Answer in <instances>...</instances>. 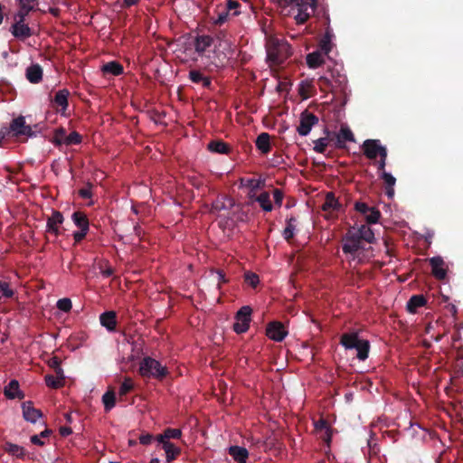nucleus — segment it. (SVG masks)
Segmentation results:
<instances>
[{"label":"nucleus","instance_id":"obj_39","mask_svg":"<svg viewBox=\"0 0 463 463\" xmlns=\"http://www.w3.org/2000/svg\"><path fill=\"white\" fill-rule=\"evenodd\" d=\"M333 81L331 78H328L326 76H321L317 80V86L323 92H331L333 93Z\"/></svg>","mask_w":463,"mask_h":463},{"label":"nucleus","instance_id":"obj_9","mask_svg":"<svg viewBox=\"0 0 463 463\" xmlns=\"http://www.w3.org/2000/svg\"><path fill=\"white\" fill-rule=\"evenodd\" d=\"M318 123V118L307 110L300 114L299 125L297 131L300 136H307L311 131L313 126Z\"/></svg>","mask_w":463,"mask_h":463},{"label":"nucleus","instance_id":"obj_1","mask_svg":"<svg viewBox=\"0 0 463 463\" xmlns=\"http://www.w3.org/2000/svg\"><path fill=\"white\" fill-rule=\"evenodd\" d=\"M280 7L293 5L298 14L295 20L298 24H304L311 16L315 15L317 8V0H275Z\"/></svg>","mask_w":463,"mask_h":463},{"label":"nucleus","instance_id":"obj_15","mask_svg":"<svg viewBox=\"0 0 463 463\" xmlns=\"http://www.w3.org/2000/svg\"><path fill=\"white\" fill-rule=\"evenodd\" d=\"M431 266L432 275L439 280H443L447 276V269L444 268L445 262L439 256L432 257L429 260Z\"/></svg>","mask_w":463,"mask_h":463},{"label":"nucleus","instance_id":"obj_54","mask_svg":"<svg viewBox=\"0 0 463 463\" xmlns=\"http://www.w3.org/2000/svg\"><path fill=\"white\" fill-rule=\"evenodd\" d=\"M204 75L197 70H191L189 71V80L196 84H200L204 80Z\"/></svg>","mask_w":463,"mask_h":463},{"label":"nucleus","instance_id":"obj_41","mask_svg":"<svg viewBox=\"0 0 463 463\" xmlns=\"http://www.w3.org/2000/svg\"><path fill=\"white\" fill-rule=\"evenodd\" d=\"M44 380L46 385L52 389H59L64 385V382L52 374L45 375Z\"/></svg>","mask_w":463,"mask_h":463},{"label":"nucleus","instance_id":"obj_5","mask_svg":"<svg viewBox=\"0 0 463 463\" xmlns=\"http://www.w3.org/2000/svg\"><path fill=\"white\" fill-rule=\"evenodd\" d=\"M364 155L370 160L379 157H387V148L381 144L379 139H366L362 145Z\"/></svg>","mask_w":463,"mask_h":463},{"label":"nucleus","instance_id":"obj_42","mask_svg":"<svg viewBox=\"0 0 463 463\" xmlns=\"http://www.w3.org/2000/svg\"><path fill=\"white\" fill-rule=\"evenodd\" d=\"M241 184L251 191L260 189L264 185V182L260 179H241Z\"/></svg>","mask_w":463,"mask_h":463},{"label":"nucleus","instance_id":"obj_36","mask_svg":"<svg viewBox=\"0 0 463 463\" xmlns=\"http://www.w3.org/2000/svg\"><path fill=\"white\" fill-rule=\"evenodd\" d=\"M296 222L297 219L295 217H290L287 221V226L283 231V237L287 241H289L294 237Z\"/></svg>","mask_w":463,"mask_h":463},{"label":"nucleus","instance_id":"obj_50","mask_svg":"<svg viewBox=\"0 0 463 463\" xmlns=\"http://www.w3.org/2000/svg\"><path fill=\"white\" fill-rule=\"evenodd\" d=\"M134 384L130 378H126L119 388V395L123 396L133 390Z\"/></svg>","mask_w":463,"mask_h":463},{"label":"nucleus","instance_id":"obj_13","mask_svg":"<svg viewBox=\"0 0 463 463\" xmlns=\"http://www.w3.org/2000/svg\"><path fill=\"white\" fill-rule=\"evenodd\" d=\"M331 80L333 81V94L346 96L348 80L345 74L337 72L335 74L331 73Z\"/></svg>","mask_w":463,"mask_h":463},{"label":"nucleus","instance_id":"obj_18","mask_svg":"<svg viewBox=\"0 0 463 463\" xmlns=\"http://www.w3.org/2000/svg\"><path fill=\"white\" fill-rule=\"evenodd\" d=\"M353 232H354L355 235L364 242V243H372L374 241V234L372 229L367 225H361L359 228H351Z\"/></svg>","mask_w":463,"mask_h":463},{"label":"nucleus","instance_id":"obj_11","mask_svg":"<svg viewBox=\"0 0 463 463\" xmlns=\"http://www.w3.org/2000/svg\"><path fill=\"white\" fill-rule=\"evenodd\" d=\"M333 136L331 140H335L337 148H345V142H355L354 136L348 127H341L338 133H331Z\"/></svg>","mask_w":463,"mask_h":463},{"label":"nucleus","instance_id":"obj_23","mask_svg":"<svg viewBox=\"0 0 463 463\" xmlns=\"http://www.w3.org/2000/svg\"><path fill=\"white\" fill-rule=\"evenodd\" d=\"M342 204L335 198L333 192H329L326 195L325 202L322 205L324 212H338L340 211Z\"/></svg>","mask_w":463,"mask_h":463},{"label":"nucleus","instance_id":"obj_19","mask_svg":"<svg viewBox=\"0 0 463 463\" xmlns=\"http://www.w3.org/2000/svg\"><path fill=\"white\" fill-rule=\"evenodd\" d=\"M4 393L8 399L24 398V393L19 389V383L17 380H11L7 386L5 387Z\"/></svg>","mask_w":463,"mask_h":463},{"label":"nucleus","instance_id":"obj_58","mask_svg":"<svg viewBox=\"0 0 463 463\" xmlns=\"http://www.w3.org/2000/svg\"><path fill=\"white\" fill-rule=\"evenodd\" d=\"M315 429L317 432L331 429L328 422L325 419H319L315 422Z\"/></svg>","mask_w":463,"mask_h":463},{"label":"nucleus","instance_id":"obj_56","mask_svg":"<svg viewBox=\"0 0 463 463\" xmlns=\"http://www.w3.org/2000/svg\"><path fill=\"white\" fill-rule=\"evenodd\" d=\"M381 178L383 180L385 186H394L395 185L396 179L390 173L383 172L381 174Z\"/></svg>","mask_w":463,"mask_h":463},{"label":"nucleus","instance_id":"obj_28","mask_svg":"<svg viewBox=\"0 0 463 463\" xmlns=\"http://www.w3.org/2000/svg\"><path fill=\"white\" fill-rule=\"evenodd\" d=\"M360 340L357 333H345L341 335L340 344L345 349H354Z\"/></svg>","mask_w":463,"mask_h":463},{"label":"nucleus","instance_id":"obj_10","mask_svg":"<svg viewBox=\"0 0 463 463\" xmlns=\"http://www.w3.org/2000/svg\"><path fill=\"white\" fill-rule=\"evenodd\" d=\"M266 335L273 341L281 342L287 336L288 332L281 322L273 321L268 324Z\"/></svg>","mask_w":463,"mask_h":463},{"label":"nucleus","instance_id":"obj_30","mask_svg":"<svg viewBox=\"0 0 463 463\" xmlns=\"http://www.w3.org/2000/svg\"><path fill=\"white\" fill-rule=\"evenodd\" d=\"M70 92L67 89L60 90L54 96V103L57 107H61V111L63 113L68 108V97Z\"/></svg>","mask_w":463,"mask_h":463},{"label":"nucleus","instance_id":"obj_59","mask_svg":"<svg viewBox=\"0 0 463 463\" xmlns=\"http://www.w3.org/2000/svg\"><path fill=\"white\" fill-rule=\"evenodd\" d=\"M284 194L281 190L279 189H274L273 191V198L275 204L278 206H281L282 201H283Z\"/></svg>","mask_w":463,"mask_h":463},{"label":"nucleus","instance_id":"obj_33","mask_svg":"<svg viewBox=\"0 0 463 463\" xmlns=\"http://www.w3.org/2000/svg\"><path fill=\"white\" fill-rule=\"evenodd\" d=\"M307 63L309 68L316 69L324 63L320 51H316L307 55Z\"/></svg>","mask_w":463,"mask_h":463},{"label":"nucleus","instance_id":"obj_38","mask_svg":"<svg viewBox=\"0 0 463 463\" xmlns=\"http://www.w3.org/2000/svg\"><path fill=\"white\" fill-rule=\"evenodd\" d=\"M67 137V131L63 128H59L54 131L52 143L55 146L65 145V138Z\"/></svg>","mask_w":463,"mask_h":463},{"label":"nucleus","instance_id":"obj_7","mask_svg":"<svg viewBox=\"0 0 463 463\" xmlns=\"http://www.w3.org/2000/svg\"><path fill=\"white\" fill-rule=\"evenodd\" d=\"M9 129L12 136L15 137L35 136V132L30 125L25 123V118L23 116L14 118L10 123Z\"/></svg>","mask_w":463,"mask_h":463},{"label":"nucleus","instance_id":"obj_37","mask_svg":"<svg viewBox=\"0 0 463 463\" xmlns=\"http://www.w3.org/2000/svg\"><path fill=\"white\" fill-rule=\"evenodd\" d=\"M102 402L106 411H109L116 404V395L113 391L106 392L102 396Z\"/></svg>","mask_w":463,"mask_h":463},{"label":"nucleus","instance_id":"obj_35","mask_svg":"<svg viewBox=\"0 0 463 463\" xmlns=\"http://www.w3.org/2000/svg\"><path fill=\"white\" fill-rule=\"evenodd\" d=\"M354 349L357 351V358L364 361L368 357L370 344L367 340L361 339Z\"/></svg>","mask_w":463,"mask_h":463},{"label":"nucleus","instance_id":"obj_53","mask_svg":"<svg viewBox=\"0 0 463 463\" xmlns=\"http://www.w3.org/2000/svg\"><path fill=\"white\" fill-rule=\"evenodd\" d=\"M181 436H182V431L180 429L167 428L164 430V437L167 438L168 440L170 439H180Z\"/></svg>","mask_w":463,"mask_h":463},{"label":"nucleus","instance_id":"obj_44","mask_svg":"<svg viewBox=\"0 0 463 463\" xmlns=\"http://www.w3.org/2000/svg\"><path fill=\"white\" fill-rule=\"evenodd\" d=\"M82 141V137L80 133L77 131H72L71 134L67 135V137L65 138V145L66 146H71V145H79Z\"/></svg>","mask_w":463,"mask_h":463},{"label":"nucleus","instance_id":"obj_57","mask_svg":"<svg viewBox=\"0 0 463 463\" xmlns=\"http://www.w3.org/2000/svg\"><path fill=\"white\" fill-rule=\"evenodd\" d=\"M370 208L365 203L357 202L354 204V209L363 214L364 217L367 215L368 212L370 211Z\"/></svg>","mask_w":463,"mask_h":463},{"label":"nucleus","instance_id":"obj_2","mask_svg":"<svg viewBox=\"0 0 463 463\" xmlns=\"http://www.w3.org/2000/svg\"><path fill=\"white\" fill-rule=\"evenodd\" d=\"M139 374L143 378H154L162 381L165 378L169 372L166 366L150 356L144 357L139 364Z\"/></svg>","mask_w":463,"mask_h":463},{"label":"nucleus","instance_id":"obj_34","mask_svg":"<svg viewBox=\"0 0 463 463\" xmlns=\"http://www.w3.org/2000/svg\"><path fill=\"white\" fill-rule=\"evenodd\" d=\"M163 449L166 454L167 462H171L175 459L181 453V449L175 447L172 442H165Z\"/></svg>","mask_w":463,"mask_h":463},{"label":"nucleus","instance_id":"obj_51","mask_svg":"<svg viewBox=\"0 0 463 463\" xmlns=\"http://www.w3.org/2000/svg\"><path fill=\"white\" fill-rule=\"evenodd\" d=\"M332 41L328 37H322L319 41V49L325 54H328L332 49Z\"/></svg>","mask_w":463,"mask_h":463},{"label":"nucleus","instance_id":"obj_63","mask_svg":"<svg viewBox=\"0 0 463 463\" xmlns=\"http://www.w3.org/2000/svg\"><path fill=\"white\" fill-rule=\"evenodd\" d=\"M91 185L90 184L89 187H84L79 190V195L83 199H89L91 197Z\"/></svg>","mask_w":463,"mask_h":463},{"label":"nucleus","instance_id":"obj_6","mask_svg":"<svg viewBox=\"0 0 463 463\" xmlns=\"http://www.w3.org/2000/svg\"><path fill=\"white\" fill-rule=\"evenodd\" d=\"M251 312L252 309L249 306H243L238 310L233 324V330L237 334L245 333L249 329Z\"/></svg>","mask_w":463,"mask_h":463},{"label":"nucleus","instance_id":"obj_26","mask_svg":"<svg viewBox=\"0 0 463 463\" xmlns=\"http://www.w3.org/2000/svg\"><path fill=\"white\" fill-rule=\"evenodd\" d=\"M25 76L31 83H39L43 79V69L39 64H32L26 69Z\"/></svg>","mask_w":463,"mask_h":463},{"label":"nucleus","instance_id":"obj_20","mask_svg":"<svg viewBox=\"0 0 463 463\" xmlns=\"http://www.w3.org/2000/svg\"><path fill=\"white\" fill-rule=\"evenodd\" d=\"M213 43V39L210 35L197 36L194 41L195 52L203 57L207 48H209Z\"/></svg>","mask_w":463,"mask_h":463},{"label":"nucleus","instance_id":"obj_31","mask_svg":"<svg viewBox=\"0 0 463 463\" xmlns=\"http://www.w3.org/2000/svg\"><path fill=\"white\" fill-rule=\"evenodd\" d=\"M250 199H254L258 202L261 209L265 212H271L273 209L269 194L268 192H263L256 196L250 195Z\"/></svg>","mask_w":463,"mask_h":463},{"label":"nucleus","instance_id":"obj_24","mask_svg":"<svg viewBox=\"0 0 463 463\" xmlns=\"http://www.w3.org/2000/svg\"><path fill=\"white\" fill-rule=\"evenodd\" d=\"M101 71L104 75H113L119 76L123 74L124 68L123 66L117 61H109L102 65Z\"/></svg>","mask_w":463,"mask_h":463},{"label":"nucleus","instance_id":"obj_47","mask_svg":"<svg viewBox=\"0 0 463 463\" xmlns=\"http://www.w3.org/2000/svg\"><path fill=\"white\" fill-rule=\"evenodd\" d=\"M224 7L232 14V16H236L240 14L239 8L241 7V4L235 0H227Z\"/></svg>","mask_w":463,"mask_h":463},{"label":"nucleus","instance_id":"obj_55","mask_svg":"<svg viewBox=\"0 0 463 463\" xmlns=\"http://www.w3.org/2000/svg\"><path fill=\"white\" fill-rule=\"evenodd\" d=\"M17 5H23L24 7H29L33 11H36L39 5V0H15Z\"/></svg>","mask_w":463,"mask_h":463},{"label":"nucleus","instance_id":"obj_61","mask_svg":"<svg viewBox=\"0 0 463 463\" xmlns=\"http://www.w3.org/2000/svg\"><path fill=\"white\" fill-rule=\"evenodd\" d=\"M154 439V436L149 433H144L139 436V442L142 445H149Z\"/></svg>","mask_w":463,"mask_h":463},{"label":"nucleus","instance_id":"obj_62","mask_svg":"<svg viewBox=\"0 0 463 463\" xmlns=\"http://www.w3.org/2000/svg\"><path fill=\"white\" fill-rule=\"evenodd\" d=\"M321 434H320V438L327 444L329 445L330 442H331V438H332V430L331 429L329 430H322L320 431Z\"/></svg>","mask_w":463,"mask_h":463},{"label":"nucleus","instance_id":"obj_3","mask_svg":"<svg viewBox=\"0 0 463 463\" xmlns=\"http://www.w3.org/2000/svg\"><path fill=\"white\" fill-rule=\"evenodd\" d=\"M291 54V48L285 42L277 41L267 48L268 60L275 65L282 64Z\"/></svg>","mask_w":463,"mask_h":463},{"label":"nucleus","instance_id":"obj_46","mask_svg":"<svg viewBox=\"0 0 463 463\" xmlns=\"http://www.w3.org/2000/svg\"><path fill=\"white\" fill-rule=\"evenodd\" d=\"M381 217V213L379 210H377L374 207H371L370 211L368 212L367 215L364 217L366 222L368 223H376L378 222L379 219Z\"/></svg>","mask_w":463,"mask_h":463},{"label":"nucleus","instance_id":"obj_8","mask_svg":"<svg viewBox=\"0 0 463 463\" xmlns=\"http://www.w3.org/2000/svg\"><path fill=\"white\" fill-rule=\"evenodd\" d=\"M9 32L14 38L22 42L33 35V30L26 21L14 20Z\"/></svg>","mask_w":463,"mask_h":463},{"label":"nucleus","instance_id":"obj_22","mask_svg":"<svg viewBox=\"0 0 463 463\" xmlns=\"http://www.w3.org/2000/svg\"><path fill=\"white\" fill-rule=\"evenodd\" d=\"M3 449L9 455L20 459H24L26 456V450L24 447L9 441L4 443Z\"/></svg>","mask_w":463,"mask_h":463},{"label":"nucleus","instance_id":"obj_40","mask_svg":"<svg viewBox=\"0 0 463 463\" xmlns=\"http://www.w3.org/2000/svg\"><path fill=\"white\" fill-rule=\"evenodd\" d=\"M330 135L331 133L329 131H327V137H320L318 139H317L314 143H315V146H314V150L317 153H325L326 149V146H327V144H328V140H331L332 137H330Z\"/></svg>","mask_w":463,"mask_h":463},{"label":"nucleus","instance_id":"obj_29","mask_svg":"<svg viewBox=\"0 0 463 463\" xmlns=\"http://www.w3.org/2000/svg\"><path fill=\"white\" fill-rule=\"evenodd\" d=\"M255 144H256L257 148L262 154H268L270 151V149H271V146H270V136L268 133H266V132H263V133L260 134L257 137Z\"/></svg>","mask_w":463,"mask_h":463},{"label":"nucleus","instance_id":"obj_52","mask_svg":"<svg viewBox=\"0 0 463 463\" xmlns=\"http://www.w3.org/2000/svg\"><path fill=\"white\" fill-rule=\"evenodd\" d=\"M56 306L60 310H61L63 312H69L72 307L71 299L67 298L59 299L57 301Z\"/></svg>","mask_w":463,"mask_h":463},{"label":"nucleus","instance_id":"obj_48","mask_svg":"<svg viewBox=\"0 0 463 463\" xmlns=\"http://www.w3.org/2000/svg\"><path fill=\"white\" fill-rule=\"evenodd\" d=\"M14 290L10 288V285L8 282H5V281H0V295H1V298L4 297V298H10L14 296Z\"/></svg>","mask_w":463,"mask_h":463},{"label":"nucleus","instance_id":"obj_64","mask_svg":"<svg viewBox=\"0 0 463 463\" xmlns=\"http://www.w3.org/2000/svg\"><path fill=\"white\" fill-rule=\"evenodd\" d=\"M48 364L52 369L57 368L61 365V360L59 357L53 356L48 361Z\"/></svg>","mask_w":463,"mask_h":463},{"label":"nucleus","instance_id":"obj_21","mask_svg":"<svg viewBox=\"0 0 463 463\" xmlns=\"http://www.w3.org/2000/svg\"><path fill=\"white\" fill-rule=\"evenodd\" d=\"M99 321L102 326L106 327L109 331L116 330L117 315L114 311H107L100 315Z\"/></svg>","mask_w":463,"mask_h":463},{"label":"nucleus","instance_id":"obj_49","mask_svg":"<svg viewBox=\"0 0 463 463\" xmlns=\"http://www.w3.org/2000/svg\"><path fill=\"white\" fill-rule=\"evenodd\" d=\"M244 281L253 288H255L260 283L259 276L252 272H246L244 274Z\"/></svg>","mask_w":463,"mask_h":463},{"label":"nucleus","instance_id":"obj_32","mask_svg":"<svg viewBox=\"0 0 463 463\" xmlns=\"http://www.w3.org/2000/svg\"><path fill=\"white\" fill-rule=\"evenodd\" d=\"M207 147L211 152L222 155L229 154L231 150L230 146L222 140H213L208 144Z\"/></svg>","mask_w":463,"mask_h":463},{"label":"nucleus","instance_id":"obj_16","mask_svg":"<svg viewBox=\"0 0 463 463\" xmlns=\"http://www.w3.org/2000/svg\"><path fill=\"white\" fill-rule=\"evenodd\" d=\"M22 409L24 420L32 423H35L37 420L43 416L42 411L38 409H35L33 406L32 402H24L22 404Z\"/></svg>","mask_w":463,"mask_h":463},{"label":"nucleus","instance_id":"obj_12","mask_svg":"<svg viewBox=\"0 0 463 463\" xmlns=\"http://www.w3.org/2000/svg\"><path fill=\"white\" fill-rule=\"evenodd\" d=\"M235 202L234 200L227 195L220 194L217 198L213 202L211 207V213H219L221 212L229 211L232 207H234Z\"/></svg>","mask_w":463,"mask_h":463},{"label":"nucleus","instance_id":"obj_43","mask_svg":"<svg viewBox=\"0 0 463 463\" xmlns=\"http://www.w3.org/2000/svg\"><path fill=\"white\" fill-rule=\"evenodd\" d=\"M33 12L32 9L29 7H24L23 5H18L17 11L14 13L13 19L14 20H20V21H26V17L29 15V14Z\"/></svg>","mask_w":463,"mask_h":463},{"label":"nucleus","instance_id":"obj_27","mask_svg":"<svg viewBox=\"0 0 463 463\" xmlns=\"http://www.w3.org/2000/svg\"><path fill=\"white\" fill-rule=\"evenodd\" d=\"M71 220L80 230L89 231V229H90L89 219L83 212H80V211L74 212L71 215Z\"/></svg>","mask_w":463,"mask_h":463},{"label":"nucleus","instance_id":"obj_4","mask_svg":"<svg viewBox=\"0 0 463 463\" xmlns=\"http://www.w3.org/2000/svg\"><path fill=\"white\" fill-rule=\"evenodd\" d=\"M364 244L350 229L343 238L342 249L344 253L350 254L355 259L360 257V250H364Z\"/></svg>","mask_w":463,"mask_h":463},{"label":"nucleus","instance_id":"obj_14","mask_svg":"<svg viewBox=\"0 0 463 463\" xmlns=\"http://www.w3.org/2000/svg\"><path fill=\"white\" fill-rule=\"evenodd\" d=\"M64 222L63 215L59 211H52V213L47 219V232L54 234L56 237L60 235V225Z\"/></svg>","mask_w":463,"mask_h":463},{"label":"nucleus","instance_id":"obj_25","mask_svg":"<svg viewBox=\"0 0 463 463\" xmlns=\"http://www.w3.org/2000/svg\"><path fill=\"white\" fill-rule=\"evenodd\" d=\"M427 304V299L423 295H413L407 302V310L411 314L417 313L419 307H424Z\"/></svg>","mask_w":463,"mask_h":463},{"label":"nucleus","instance_id":"obj_45","mask_svg":"<svg viewBox=\"0 0 463 463\" xmlns=\"http://www.w3.org/2000/svg\"><path fill=\"white\" fill-rule=\"evenodd\" d=\"M230 15H232V14L223 6L221 10L217 12V18L214 21V24H223L228 20Z\"/></svg>","mask_w":463,"mask_h":463},{"label":"nucleus","instance_id":"obj_60","mask_svg":"<svg viewBox=\"0 0 463 463\" xmlns=\"http://www.w3.org/2000/svg\"><path fill=\"white\" fill-rule=\"evenodd\" d=\"M88 232L89 231H83V230H80V231L74 232L72 236H73V239L75 241V243H79L83 239H85L86 235L88 234Z\"/></svg>","mask_w":463,"mask_h":463},{"label":"nucleus","instance_id":"obj_17","mask_svg":"<svg viewBox=\"0 0 463 463\" xmlns=\"http://www.w3.org/2000/svg\"><path fill=\"white\" fill-rule=\"evenodd\" d=\"M228 453L237 463H247L249 452L244 447L231 446L228 448Z\"/></svg>","mask_w":463,"mask_h":463}]
</instances>
